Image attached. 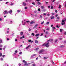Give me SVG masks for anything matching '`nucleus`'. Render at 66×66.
<instances>
[{"label": "nucleus", "mask_w": 66, "mask_h": 66, "mask_svg": "<svg viewBox=\"0 0 66 66\" xmlns=\"http://www.w3.org/2000/svg\"><path fill=\"white\" fill-rule=\"evenodd\" d=\"M53 40V39H50V40H47V42H49L50 41L51 42Z\"/></svg>", "instance_id": "nucleus-5"}, {"label": "nucleus", "mask_w": 66, "mask_h": 66, "mask_svg": "<svg viewBox=\"0 0 66 66\" xmlns=\"http://www.w3.org/2000/svg\"><path fill=\"white\" fill-rule=\"evenodd\" d=\"M38 49H39V48L37 47V48H36L35 50H38Z\"/></svg>", "instance_id": "nucleus-28"}, {"label": "nucleus", "mask_w": 66, "mask_h": 66, "mask_svg": "<svg viewBox=\"0 0 66 66\" xmlns=\"http://www.w3.org/2000/svg\"><path fill=\"white\" fill-rule=\"evenodd\" d=\"M37 3L38 5H41V3L40 2H37Z\"/></svg>", "instance_id": "nucleus-12"}, {"label": "nucleus", "mask_w": 66, "mask_h": 66, "mask_svg": "<svg viewBox=\"0 0 66 66\" xmlns=\"http://www.w3.org/2000/svg\"><path fill=\"white\" fill-rule=\"evenodd\" d=\"M23 5L24 6H26V5H27V4L25 3H24V2H23Z\"/></svg>", "instance_id": "nucleus-16"}, {"label": "nucleus", "mask_w": 66, "mask_h": 66, "mask_svg": "<svg viewBox=\"0 0 66 66\" xmlns=\"http://www.w3.org/2000/svg\"><path fill=\"white\" fill-rule=\"evenodd\" d=\"M35 23V22H33V21H32L30 23V24H33V23Z\"/></svg>", "instance_id": "nucleus-13"}, {"label": "nucleus", "mask_w": 66, "mask_h": 66, "mask_svg": "<svg viewBox=\"0 0 66 66\" xmlns=\"http://www.w3.org/2000/svg\"><path fill=\"white\" fill-rule=\"evenodd\" d=\"M17 52H18V51H17V50H16L15 52V53H17Z\"/></svg>", "instance_id": "nucleus-36"}, {"label": "nucleus", "mask_w": 66, "mask_h": 66, "mask_svg": "<svg viewBox=\"0 0 66 66\" xmlns=\"http://www.w3.org/2000/svg\"><path fill=\"white\" fill-rule=\"evenodd\" d=\"M2 56V53H0V57Z\"/></svg>", "instance_id": "nucleus-41"}, {"label": "nucleus", "mask_w": 66, "mask_h": 66, "mask_svg": "<svg viewBox=\"0 0 66 66\" xmlns=\"http://www.w3.org/2000/svg\"><path fill=\"white\" fill-rule=\"evenodd\" d=\"M51 9H53V6H52L51 7Z\"/></svg>", "instance_id": "nucleus-56"}, {"label": "nucleus", "mask_w": 66, "mask_h": 66, "mask_svg": "<svg viewBox=\"0 0 66 66\" xmlns=\"http://www.w3.org/2000/svg\"><path fill=\"white\" fill-rule=\"evenodd\" d=\"M24 65H25V66L26 65V66H28L29 64L28 63H26V64H25Z\"/></svg>", "instance_id": "nucleus-19"}, {"label": "nucleus", "mask_w": 66, "mask_h": 66, "mask_svg": "<svg viewBox=\"0 0 66 66\" xmlns=\"http://www.w3.org/2000/svg\"><path fill=\"white\" fill-rule=\"evenodd\" d=\"M47 15L48 16H50V14L49 13L47 14Z\"/></svg>", "instance_id": "nucleus-42"}, {"label": "nucleus", "mask_w": 66, "mask_h": 66, "mask_svg": "<svg viewBox=\"0 0 66 66\" xmlns=\"http://www.w3.org/2000/svg\"><path fill=\"white\" fill-rule=\"evenodd\" d=\"M31 35H32V36H35V35L34 34V33H32L31 34Z\"/></svg>", "instance_id": "nucleus-17"}, {"label": "nucleus", "mask_w": 66, "mask_h": 66, "mask_svg": "<svg viewBox=\"0 0 66 66\" xmlns=\"http://www.w3.org/2000/svg\"><path fill=\"white\" fill-rule=\"evenodd\" d=\"M33 56H36V54H34V55H33Z\"/></svg>", "instance_id": "nucleus-43"}, {"label": "nucleus", "mask_w": 66, "mask_h": 66, "mask_svg": "<svg viewBox=\"0 0 66 66\" xmlns=\"http://www.w3.org/2000/svg\"><path fill=\"white\" fill-rule=\"evenodd\" d=\"M61 5H60L59 6V9H60V8H61Z\"/></svg>", "instance_id": "nucleus-39"}, {"label": "nucleus", "mask_w": 66, "mask_h": 66, "mask_svg": "<svg viewBox=\"0 0 66 66\" xmlns=\"http://www.w3.org/2000/svg\"><path fill=\"white\" fill-rule=\"evenodd\" d=\"M39 57H40V58L42 57V56H40V55H39Z\"/></svg>", "instance_id": "nucleus-59"}, {"label": "nucleus", "mask_w": 66, "mask_h": 66, "mask_svg": "<svg viewBox=\"0 0 66 66\" xmlns=\"http://www.w3.org/2000/svg\"><path fill=\"white\" fill-rule=\"evenodd\" d=\"M1 61H2L3 60V59L2 58H1Z\"/></svg>", "instance_id": "nucleus-62"}, {"label": "nucleus", "mask_w": 66, "mask_h": 66, "mask_svg": "<svg viewBox=\"0 0 66 66\" xmlns=\"http://www.w3.org/2000/svg\"><path fill=\"white\" fill-rule=\"evenodd\" d=\"M23 62H24V63H25V64H27V61H26L25 60H23Z\"/></svg>", "instance_id": "nucleus-9"}, {"label": "nucleus", "mask_w": 66, "mask_h": 66, "mask_svg": "<svg viewBox=\"0 0 66 66\" xmlns=\"http://www.w3.org/2000/svg\"><path fill=\"white\" fill-rule=\"evenodd\" d=\"M2 47V45H0V47Z\"/></svg>", "instance_id": "nucleus-60"}, {"label": "nucleus", "mask_w": 66, "mask_h": 66, "mask_svg": "<svg viewBox=\"0 0 66 66\" xmlns=\"http://www.w3.org/2000/svg\"><path fill=\"white\" fill-rule=\"evenodd\" d=\"M19 54H22V52H20V53Z\"/></svg>", "instance_id": "nucleus-32"}, {"label": "nucleus", "mask_w": 66, "mask_h": 66, "mask_svg": "<svg viewBox=\"0 0 66 66\" xmlns=\"http://www.w3.org/2000/svg\"><path fill=\"white\" fill-rule=\"evenodd\" d=\"M60 48H63V47H64V46L63 45L60 46Z\"/></svg>", "instance_id": "nucleus-22"}, {"label": "nucleus", "mask_w": 66, "mask_h": 66, "mask_svg": "<svg viewBox=\"0 0 66 66\" xmlns=\"http://www.w3.org/2000/svg\"><path fill=\"white\" fill-rule=\"evenodd\" d=\"M43 15H45V16H46V13H44L43 14Z\"/></svg>", "instance_id": "nucleus-33"}, {"label": "nucleus", "mask_w": 66, "mask_h": 66, "mask_svg": "<svg viewBox=\"0 0 66 66\" xmlns=\"http://www.w3.org/2000/svg\"><path fill=\"white\" fill-rule=\"evenodd\" d=\"M38 2H39L40 1V0H36Z\"/></svg>", "instance_id": "nucleus-54"}, {"label": "nucleus", "mask_w": 66, "mask_h": 66, "mask_svg": "<svg viewBox=\"0 0 66 66\" xmlns=\"http://www.w3.org/2000/svg\"><path fill=\"white\" fill-rule=\"evenodd\" d=\"M12 12H13V11L12 10H10L9 11V13L10 14H12Z\"/></svg>", "instance_id": "nucleus-6"}, {"label": "nucleus", "mask_w": 66, "mask_h": 66, "mask_svg": "<svg viewBox=\"0 0 66 66\" xmlns=\"http://www.w3.org/2000/svg\"><path fill=\"white\" fill-rule=\"evenodd\" d=\"M26 22H30V21H26Z\"/></svg>", "instance_id": "nucleus-47"}, {"label": "nucleus", "mask_w": 66, "mask_h": 66, "mask_svg": "<svg viewBox=\"0 0 66 66\" xmlns=\"http://www.w3.org/2000/svg\"><path fill=\"white\" fill-rule=\"evenodd\" d=\"M31 31V29H29V30L28 31Z\"/></svg>", "instance_id": "nucleus-30"}, {"label": "nucleus", "mask_w": 66, "mask_h": 66, "mask_svg": "<svg viewBox=\"0 0 66 66\" xmlns=\"http://www.w3.org/2000/svg\"><path fill=\"white\" fill-rule=\"evenodd\" d=\"M37 30H36L35 31V33H37Z\"/></svg>", "instance_id": "nucleus-52"}, {"label": "nucleus", "mask_w": 66, "mask_h": 66, "mask_svg": "<svg viewBox=\"0 0 66 66\" xmlns=\"http://www.w3.org/2000/svg\"><path fill=\"white\" fill-rule=\"evenodd\" d=\"M29 42H31V40H28Z\"/></svg>", "instance_id": "nucleus-44"}, {"label": "nucleus", "mask_w": 66, "mask_h": 66, "mask_svg": "<svg viewBox=\"0 0 66 66\" xmlns=\"http://www.w3.org/2000/svg\"><path fill=\"white\" fill-rule=\"evenodd\" d=\"M63 30V29H61L60 30V31L61 32H62V31Z\"/></svg>", "instance_id": "nucleus-27"}, {"label": "nucleus", "mask_w": 66, "mask_h": 66, "mask_svg": "<svg viewBox=\"0 0 66 66\" xmlns=\"http://www.w3.org/2000/svg\"><path fill=\"white\" fill-rule=\"evenodd\" d=\"M49 43L48 42L46 44H45V46H46V47L47 48H48L49 47Z\"/></svg>", "instance_id": "nucleus-1"}, {"label": "nucleus", "mask_w": 66, "mask_h": 66, "mask_svg": "<svg viewBox=\"0 0 66 66\" xmlns=\"http://www.w3.org/2000/svg\"><path fill=\"white\" fill-rule=\"evenodd\" d=\"M52 28L55 29V27H52Z\"/></svg>", "instance_id": "nucleus-48"}, {"label": "nucleus", "mask_w": 66, "mask_h": 66, "mask_svg": "<svg viewBox=\"0 0 66 66\" xmlns=\"http://www.w3.org/2000/svg\"><path fill=\"white\" fill-rule=\"evenodd\" d=\"M39 34H37L36 35H35V36H36V37H37V36H39Z\"/></svg>", "instance_id": "nucleus-10"}, {"label": "nucleus", "mask_w": 66, "mask_h": 66, "mask_svg": "<svg viewBox=\"0 0 66 66\" xmlns=\"http://www.w3.org/2000/svg\"><path fill=\"white\" fill-rule=\"evenodd\" d=\"M52 62L53 64L54 65V62L53 61V60H52Z\"/></svg>", "instance_id": "nucleus-21"}, {"label": "nucleus", "mask_w": 66, "mask_h": 66, "mask_svg": "<svg viewBox=\"0 0 66 66\" xmlns=\"http://www.w3.org/2000/svg\"><path fill=\"white\" fill-rule=\"evenodd\" d=\"M34 56L32 55L31 56V58H32V57H33Z\"/></svg>", "instance_id": "nucleus-46"}, {"label": "nucleus", "mask_w": 66, "mask_h": 66, "mask_svg": "<svg viewBox=\"0 0 66 66\" xmlns=\"http://www.w3.org/2000/svg\"><path fill=\"white\" fill-rule=\"evenodd\" d=\"M51 19H54V16H51Z\"/></svg>", "instance_id": "nucleus-3"}, {"label": "nucleus", "mask_w": 66, "mask_h": 66, "mask_svg": "<svg viewBox=\"0 0 66 66\" xmlns=\"http://www.w3.org/2000/svg\"><path fill=\"white\" fill-rule=\"evenodd\" d=\"M2 43V40L0 39V43L1 44Z\"/></svg>", "instance_id": "nucleus-25"}, {"label": "nucleus", "mask_w": 66, "mask_h": 66, "mask_svg": "<svg viewBox=\"0 0 66 66\" xmlns=\"http://www.w3.org/2000/svg\"><path fill=\"white\" fill-rule=\"evenodd\" d=\"M40 19H42V17H43V16L40 15Z\"/></svg>", "instance_id": "nucleus-40"}, {"label": "nucleus", "mask_w": 66, "mask_h": 66, "mask_svg": "<svg viewBox=\"0 0 66 66\" xmlns=\"http://www.w3.org/2000/svg\"><path fill=\"white\" fill-rule=\"evenodd\" d=\"M32 65L33 66H35V64H33Z\"/></svg>", "instance_id": "nucleus-49"}, {"label": "nucleus", "mask_w": 66, "mask_h": 66, "mask_svg": "<svg viewBox=\"0 0 66 66\" xmlns=\"http://www.w3.org/2000/svg\"><path fill=\"white\" fill-rule=\"evenodd\" d=\"M28 8L26 7H25V9H27Z\"/></svg>", "instance_id": "nucleus-57"}, {"label": "nucleus", "mask_w": 66, "mask_h": 66, "mask_svg": "<svg viewBox=\"0 0 66 66\" xmlns=\"http://www.w3.org/2000/svg\"><path fill=\"white\" fill-rule=\"evenodd\" d=\"M65 35H66V32L64 33Z\"/></svg>", "instance_id": "nucleus-64"}, {"label": "nucleus", "mask_w": 66, "mask_h": 66, "mask_svg": "<svg viewBox=\"0 0 66 66\" xmlns=\"http://www.w3.org/2000/svg\"><path fill=\"white\" fill-rule=\"evenodd\" d=\"M38 11L39 12L40 11V9L39 8L38 9Z\"/></svg>", "instance_id": "nucleus-34"}, {"label": "nucleus", "mask_w": 66, "mask_h": 66, "mask_svg": "<svg viewBox=\"0 0 66 66\" xmlns=\"http://www.w3.org/2000/svg\"><path fill=\"white\" fill-rule=\"evenodd\" d=\"M18 12V13H19V12H21V11H20V10H18L17 11Z\"/></svg>", "instance_id": "nucleus-37"}, {"label": "nucleus", "mask_w": 66, "mask_h": 66, "mask_svg": "<svg viewBox=\"0 0 66 66\" xmlns=\"http://www.w3.org/2000/svg\"><path fill=\"white\" fill-rule=\"evenodd\" d=\"M55 11L56 13H57V11L56 10H55Z\"/></svg>", "instance_id": "nucleus-45"}, {"label": "nucleus", "mask_w": 66, "mask_h": 66, "mask_svg": "<svg viewBox=\"0 0 66 66\" xmlns=\"http://www.w3.org/2000/svg\"><path fill=\"white\" fill-rule=\"evenodd\" d=\"M57 39H56L55 40V43H56V42H57Z\"/></svg>", "instance_id": "nucleus-35"}, {"label": "nucleus", "mask_w": 66, "mask_h": 66, "mask_svg": "<svg viewBox=\"0 0 66 66\" xmlns=\"http://www.w3.org/2000/svg\"><path fill=\"white\" fill-rule=\"evenodd\" d=\"M37 26H38V24H36V25L34 26V27L33 28V29H36V28H37Z\"/></svg>", "instance_id": "nucleus-2"}, {"label": "nucleus", "mask_w": 66, "mask_h": 66, "mask_svg": "<svg viewBox=\"0 0 66 66\" xmlns=\"http://www.w3.org/2000/svg\"><path fill=\"white\" fill-rule=\"evenodd\" d=\"M57 19H60V18H59V17H57Z\"/></svg>", "instance_id": "nucleus-51"}, {"label": "nucleus", "mask_w": 66, "mask_h": 66, "mask_svg": "<svg viewBox=\"0 0 66 66\" xmlns=\"http://www.w3.org/2000/svg\"><path fill=\"white\" fill-rule=\"evenodd\" d=\"M46 45V44L44 43V44L42 45V46H45V45Z\"/></svg>", "instance_id": "nucleus-24"}, {"label": "nucleus", "mask_w": 66, "mask_h": 66, "mask_svg": "<svg viewBox=\"0 0 66 66\" xmlns=\"http://www.w3.org/2000/svg\"><path fill=\"white\" fill-rule=\"evenodd\" d=\"M43 59H44V60H46V59H48V57H44L43 58Z\"/></svg>", "instance_id": "nucleus-15"}, {"label": "nucleus", "mask_w": 66, "mask_h": 66, "mask_svg": "<svg viewBox=\"0 0 66 66\" xmlns=\"http://www.w3.org/2000/svg\"><path fill=\"white\" fill-rule=\"evenodd\" d=\"M23 34V32H21L20 33V35H23V34Z\"/></svg>", "instance_id": "nucleus-20"}, {"label": "nucleus", "mask_w": 66, "mask_h": 66, "mask_svg": "<svg viewBox=\"0 0 66 66\" xmlns=\"http://www.w3.org/2000/svg\"><path fill=\"white\" fill-rule=\"evenodd\" d=\"M41 8L42 9H44V6H41Z\"/></svg>", "instance_id": "nucleus-18"}, {"label": "nucleus", "mask_w": 66, "mask_h": 66, "mask_svg": "<svg viewBox=\"0 0 66 66\" xmlns=\"http://www.w3.org/2000/svg\"><path fill=\"white\" fill-rule=\"evenodd\" d=\"M35 43H36V44H38V41L37 40H35Z\"/></svg>", "instance_id": "nucleus-11"}, {"label": "nucleus", "mask_w": 66, "mask_h": 66, "mask_svg": "<svg viewBox=\"0 0 66 66\" xmlns=\"http://www.w3.org/2000/svg\"><path fill=\"white\" fill-rule=\"evenodd\" d=\"M44 21H43L41 22V24H44Z\"/></svg>", "instance_id": "nucleus-23"}, {"label": "nucleus", "mask_w": 66, "mask_h": 66, "mask_svg": "<svg viewBox=\"0 0 66 66\" xmlns=\"http://www.w3.org/2000/svg\"><path fill=\"white\" fill-rule=\"evenodd\" d=\"M46 24H49V22H48L46 23Z\"/></svg>", "instance_id": "nucleus-26"}, {"label": "nucleus", "mask_w": 66, "mask_h": 66, "mask_svg": "<svg viewBox=\"0 0 66 66\" xmlns=\"http://www.w3.org/2000/svg\"><path fill=\"white\" fill-rule=\"evenodd\" d=\"M9 3V2H6V4H7V3Z\"/></svg>", "instance_id": "nucleus-61"}, {"label": "nucleus", "mask_w": 66, "mask_h": 66, "mask_svg": "<svg viewBox=\"0 0 66 66\" xmlns=\"http://www.w3.org/2000/svg\"><path fill=\"white\" fill-rule=\"evenodd\" d=\"M3 57H4V56H5V55H3L2 56Z\"/></svg>", "instance_id": "nucleus-55"}, {"label": "nucleus", "mask_w": 66, "mask_h": 66, "mask_svg": "<svg viewBox=\"0 0 66 66\" xmlns=\"http://www.w3.org/2000/svg\"><path fill=\"white\" fill-rule=\"evenodd\" d=\"M31 46V45H29L27 47H26V49H28V48H29V47H30Z\"/></svg>", "instance_id": "nucleus-14"}, {"label": "nucleus", "mask_w": 66, "mask_h": 66, "mask_svg": "<svg viewBox=\"0 0 66 66\" xmlns=\"http://www.w3.org/2000/svg\"><path fill=\"white\" fill-rule=\"evenodd\" d=\"M43 50H42L41 51H40L39 52V53L40 54V53H41L43 52Z\"/></svg>", "instance_id": "nucleus-7"}, {"label": "nucleus", "mask_w": 66, "mask_h": 66, "mask_svg": "<svg viewBox=\"0 0 66 66\" xmlns=\"http://www.w3.org/2000/svg\"><path fill=\"white\" fill-rule=\"evenodd\" d=\"M57 16H58V14H56L55 15L56 17H57Z\"/></svg>", "instance_id": "nucleus-58"}, {"label": "nucleus", "mask_w": 66, "mask_h": 66, "mask_svg": "<svg viewBox=\"0 0 66 66\" xmlns=\"http://www.w3.org/2000/svg\"><path fill=\"white\" fill-rule=\"evenodd\" d=\"M65 24V22H62L61 23V25L62 26H63V25H64Z\"/></svg>", "instance_id": "nucleus-8"}, {"label": "nucleus", "mask_w": 66, "mask_h": 66, "mask_svg": "<svg viewBox=\"0 0 66 66\" xmlns=\"http://www.w3.org/2000/svg\"><path fill=\"white\" fill-rule=\"evenodd\" d=\"M44 34H41V35H40V36H42V35H43Z\"/></svg>", "instance_id": "nucleus-63"}, {"label": "nucleus", "mask_w": 66, "mask_h": 66, "mask_svg": "<svg viewBox=\"0 0 66 66\" xmlns=\"http://www.w3.org/2000/svg\"><path fill=\"white\" fill-rule=\"evenodd\" d=\"M4 12L5 13H4V14H6L8 13V12H7V11L5 10L4 11Z\"/></svg>", "instance_id": "nucleus-4"}, {"label": "nucleus", "mask_w": 66, "mask_h": 66, "mask_svg": "<svg viewBox=\"0 0 66 66\" xmlns=\"http://www.w3.org/2000/svg\"><path fill=\"white\" fill-rule=\"evenodd\" d=\"M51 6H50V5L49 6H48V9H50Z\"/></svg>", "instance_id": "nucleus-53"}, {"label": "nucleus", "mask_w": 66, "mask_h": 66, "mask_svg": "<svg viewBox=\"0 0 66 66\" xmlns=\"http://www.w3.org/2000/svg\"><path fill=\"white\" fill-rule=\"evenodd\" d=\"M62 22H65V20H62Z\"/></svg>", "instance_id": "nucleus-31"}, {"label": "nucleus", "mask_w": 66, "mask_h": 66, "mask_svg": "<svg viewBox=\"0 0 66 66\" xmlns=\"http://www.w3.org/2000/svg\"><path fill=\"white\" fill-rule=\"evenodd\" d=\"M32 4H33V5H35V3L33 2L32 3Z\"/></svg>", "instance_id": "nucleus-38"}, {"label": "nucleus", "mask_w": 66, "mask_h": 66, "mask_svg": "<svg viewBox=\"0 0 66 66\" xmlns=\"http://www.w3.org/2000/svg\"><path fill=\"white\" fill-rule=\"evenodd\" d=\"M46 34H48V32L46 31Z\"/></svg>", "instance_id": "nucleus-50"}, {"label": "nucleus", "mask_w": 66, "mask_h": 66, "mask_svg": "<svg viewBox=\"0 0 66 66\" xmlns=\"http://www.w3.org/2000/svg\"><path fill=\"white\" fill-rule=\"evenodd\" d=\"M26 2H29V0H26Z\"/></svg>", "instance_id": "nucleus-29"}]
</instances>
